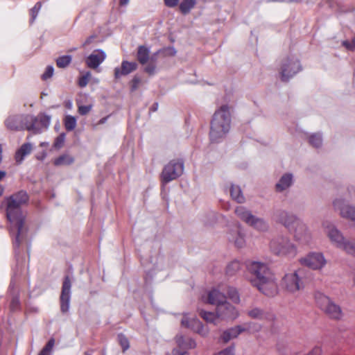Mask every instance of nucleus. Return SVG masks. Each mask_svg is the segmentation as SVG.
Instances as JSON below:
<instances>
[{
    "label": "nucleus",
    "mask_w": 355,
    "mask_h": 355,
    "mask_svg": "<svg viewBox=\"0 0 355 355\" xmlns=\"http://www.w3.org/2000/svg\"><path fill=\"white\" fill-rule=\"evenodd\" d=\"M247 268L254 276L250 279L252 286L269 297L275 296L277 293V284L275 276L266 264L252 261L247 263Z\"/></svg>",
    "instance_id": "nucleus-1"
},
{
    "label": "nucleus",
    "mask_w": 355,
    "mask_h": 355,
    "mask_svg": "<svg viewBox=\"0 0 355 355\" xmlns=\"http://www.w3.org/2000/svg\"><path fill=\"white\" fill-rule=\"evenodd\" d=\"M28 193L24 191H20L12 195L8 199L6 208L7 218L11 223V230H17L15 242L17 246L19 245L21 241L20 235L23 233L25 217L21 211V206L28 201Z\"/></svg>",
    "instance_id": "nucleus-2"
},
{
    "label": "nucleus",
    "mask_w": 355,
    "mask_h": 355,
    "mask_svg": "<svg viewBox=\"0 0 355 355\" xmlns=\"http://www.w3.org/2000/svg\"><path fill=\"white\" fill-rule=\"evenodd\" d=\"M230 107L222 105L214 114L211 121L209 137L212 142H219L225 137L230 129Z\"/></svg>",
    "instance_id": "nucleus-3"
},
{
    "label": "nucleus",
    "mask_w": 355,
    "mask_h": 355,
    "mask_svg": "<svg viewBox=\"0 0 355 355\" xmlns=\"http://www.w3.org/2000/svg\"><path fill=\"white\" fill-rule=\"evenodd\" d=\"M275 220L282 223L290 231L294 230V237L296 241L302 244H308L310 235L306 232V227L295 216L289 215L284 211H277L275 214Z\"/></svg>",
    "instance_id": "nucleus-4"
},
{
    "label": "nucleus",
    "mask_w": 355,
    "mask_h": 355,
    "mask_svg": "<svg viewBox=\"0 0 355 355\" xmlns=\"http://www.w3.org/2000/svg\"><path fill=\"white\" fill-rule=\"evenodd\" d=\"M304 271L297 269L285 274L281 282L282 288L287 293L295 294L304 288Z\"/></svg>",
    "instance_id": "nucleus-5"
},
{
    "label": "nucleus",
    "mask_w": 355,
    "mask_h": 355,
    "mask_svg": "<svg viewBox=\"0 0 355 355\" xmlns=\"http://www.w3.org/2000/svg\"><path fill=\"white\" fill-rule=\"evenodd\" d=\"M315 300L318 307L323 311L329 318L340 319L342 316L340 307L333 302L329 297L320 292L315 293Z\"/></svg>",
    "instance_id": "nucleus-6"
},
{
    "label": "nucleus",
    "mask_w": 355,
    "mask_h": 355,
    "mask_svg": "<svg viewBox=\"0 0 355 355\" xmlns=\"http://www.w3.org/2000/svg\"><path fill=\"white\" fill-rule=\"evenodd\" d=\"M184 171V162L181 159L171 160L164 166L161 173V182L166 184L169 182L177 179Z\"/></svg>",
    "instance_id": "nucleus-7"
},
{
    "label": "nucleus",
    "mask_w": 355,
    "mask_h": 355,
    "mask_svg": "<svg viewBox=\"0 0 355 355\" xmlns=\"http://www.w3.org/2000/svg\"><path fill=\"white\" fill-rule=\"evenodd\" d=\"M271 251L278 256L294 257L297 254L296 247L287 238L279 237L270 241Z\"/></svg>",
    "instance_id": "nucleus-8"
},
{
    "label": "nucleus",
    "mask_w": 355,
    "mask_h": 355,
    "mask_svg": "<svg viewBox=\"0 0 355 355\" xmlns=\"http://www.w3.org/2000/svg\"><path fill=\"white\" fill-rule=\"evenodd\" d=\"M235 214L246 224L259 231H265L268 229V225L263 219L254 216L249 210L243 206L237 207L235 209Z\"/></svg>",
    "instance_id": "nucleus-9"
},
{
    "label": "nucleus",
    "mask_w": 355,
    "mask_h": 355,
    "mask_svg": "<svg viewBox=\"0 0 355 355\" xmlns=\"http://www.w3.org/2000/svg\"><path fill=\"white\" fill-rule=\"evenodd\" d=\"M245 327L237 325L234 327L224 331L220 336L223 343H227L230 340L237 338L241 333L247 331H257L260 329V326L254 323L245 324Z\"/></svg>",
    "instance_id": "nucleus-10"
},
{
    "label": "nucleus",
    "mask_w": 355,
    "mask_h": 355,
    "mask_svg": "<svg viewBox=\"0 0 355 355\" xmlns=\"http://www.w3.org/2000/svg\"><path fill=\"white\" fill-rule=\"evenodd\" d=\"M302 69L300 62L297 59H286L282 62L280 69L281 80L288 81Z\"/></svg>",
    "instance_id": "nucleus-11"
},
{
    "label": "nucleus",
    "mask_w": 355,
    "mask_h": 355,
    "mask_svg": "<svg viewBox=\"0 0 355 355\" xmlns=\"http://www.w3.org/2000/svg\"><path fill=\"white\" fill-rule=\"evenodd\" d=\"M300 263L310 268L318 270L321 269L326 264V260L322 254L313 252L302 258Z\"/></svg>",
    "instance_id": "nucleus-12"
},
{
    "label": "nucleus",
    "mask_w": 355,
    "mask_h": 355,
    "mask_svg": "<svg viewBox=\"0 0 355 355\" xmlns=\"http://www.w3.org/2000/svg\"><path fill=\"white\" fill-rule=\"evenodd\" d=\"M71 283L69 276L64 279L60 295V309L62 313H67L69 309L70 293Z\"/></svg>",
    "instance_id": "nucleus-13"
},
{
    "label": "nucleus",
    "mask_w": 355,
    "mask_h": 355,
    "mask_svg": "<svg viewBox=\"0 0 355 355\" xmlns=\"http://www.w3.org/2000/svg\"><path fill=\"white\" fill-rule=\"evenodd\" d=\"M31 122H33L30 125H25L22 123V119L19 116H13L8 117L6 121L5 124L6 127L11 130H33L34 128V123L37 121V118H31Z\"/></svg>",
    "instance_id": "nucleus-14"
},
{
    "label": "nucleus",
    "mask_w": 355,
    "mask_h": 355,
    "mask_svg": "<svg viewBox=\"0 0 355 355\" xmlns=\"http://www.w3.org/2000/svg\"><path fill=\"white\" fill-rule=\"evenodd\" d=\"M181 323L182 326L191 328L193 331L202 336H205L208 334V329L198 319L193 318L190 320L184 315L182 319Z\"/></svg>",
    "instance_id": "nucleus-15"
},
{
    "label": "nucleus",
    "mask_w": 355,
    "mask_h": 355,
    "mask_svg": "<svg viewBox=\"0 0 355 355\" xmlns=\"http://www.w3.org/2000/svg\"><path fill=\"white\" fill-rule=\"evenodd\" d=\"M106 58L105 53L101 49L94 50L85 60L87 67L96 69Z\"/></svg>",
    "instance_id": "nucleus-16"
},
{
    "label": "nucleus",
    "mask_w": 355,
    "mask_h": 355,
    "mask_svg": "<svg viewBox=\"0 0 355 355\" xmlns=\"http://www.w3.org/2000/svg\"><path fill=\"white\" fill-rule=\"evenodd\" d=\"M216 313L218 316L221 318H230L234 320L239 316V313L235 307L226 301L222 304L218 305V307H216Z\"/></svg>",
    "instance_id": "nucleus-17"
},
{
    "label": "nucleus",
    "mask_w": 355,
    "mask_h": 355,
    "mask_svg": "<svg viewBox=\"0 0 355 355\" xmlns=\"http://www.w3.org/2000/svg\"><path fill=\"white\" fill-rule=\"evenodd\" d=\"M334 207L336 209L340 210L342 217L355 220V208L349 205H344L343 200H336L334 202Z\"/></svg>",
    "instance_id": "nucleus-18"
},
{
    "label": "nucleus",
    "mask_w": 355,
    "mask_h": 355,
    "mask_svg": "<svg viewBox=\"0 0 355 355\" xmlns=\"http://www.w3.org/2000/svg\"><path fill=\"white\" fill-rule=\"evenodd\" d=\"M227 296L221 293L218 289L214 288L208 293L207 302L210 304L218 305L222 304L225 302Z\"/></svg>",
    "instance_id": "nucleus-19"
},
{
    "label": "nucleus",
    "mask_w": 355,
    "mask_h": 355,
    "mask_svg": "<svg viewBox=\"0 0 355 355\" xmlns=\"http://www.w3.org/2000/svg\"><path fill=\"white\" fill-rule=\"evenodd\" d=\"M137 64L134 62L123 61L121 63V68H115L114 76L116 78H119L121 76H125L137 69Z\"/></svg>",
    "instance_id": "nucleus-20"
},
{
    "label": "nucleus",
    "mask_w": 355,
    "mask_h": 355,
    "mask_svg": "<svg viewBox=\"0 0 355 355\" xmlns=\"http://www.w3.org/2000/svg\"><path fill=\"white\" fill-rule=\"evenodd\" d=\"M327 233L330 240L335 243L337 247L344 241V237L341 233L333 225H327L326 227Z\"/></svg>",
    "instance_id": "nucleus-21"
},
{
    "label": "nucleus",
    "mask_w": 355,
    "mask_h": 355,
    "mask_svg": "<svg viewBox=\"0 0 355 355\" xmlns=\"http://www.w3.org/2000/svg\"><path fill=\"white\" fill-rule=\"evenodd\" d=\"M32 146L28 143L24 144L15 153V158L18 164H20L24 157L31 153Z\"/></svg>",
    "instance_id": "nucleus-22"
},
{
    "label": "nucleus",
    "mask_w": 355,
    "mask_h": 355,
    "mask_svg": "<svg viewBox=\"0 0 355 355\" xmlns=\"http://www.w3.org/2000/svg\"><path fill=\"white\" fill-rule=\"evenodd\" d=\"M137 58L140 64H146L150 58L149 49L144 45L139 46L137 49Z\"/></svg>",
    "instance_id": "nucleus-23"
},
{
    "label": "nucleus",
    "mask_w": 355,
    "mask_h": 355,
    "mask_svg": "<svg viewBox=\"0 0 355 355\" xmlns=\"http://www.w3.org/2000/svg\"><path fill=\"white\" fill-rule=\"evenodd\" d=\"M292 183V175L285 174L283 175L279 182L276 184V189L278 191H282L288 188Z\"/></svg>",
    "instance_id": "nucleus-24"
},
{
    "label": "nucleus",
    "mask_w": 355,
    "mask_h": 355,
    "mask_svg": "<svg viewBox=\"0 0 355 355\" xmlns=\"http://www.w3.org/2000/svg\"><path fill=\"white\" fill-rule=\"evenodd\" d=\"M73 161L74 159L71 155L63 154L54 159L53 164L55 166L69 165L72 164Z\"/></svg>",
    "instance_id": "nucleus-25"
},
{
    "label": "nucleus",
    "mask_w": 355,
    "mask_h": 355,
    "mask_svg": "<svg viewBox=\"0 0 355 355\" xmlns=\"http://www.w3.org/2000/svg\"><path fill=\"white\" fill-rule=\"evenodd\" d=\"M230 195L232 198L238 203H242L245 200L240 187L237 186L232 185L231 187Z\"/></svg>",
    "instance_id": "nucleus-26"
},
{
    "label": "nucleus",
    "mask_w": 355,
    "mask_h": 355,
    "mask_svg": "<svg viewBox=\"0 0 355 355\" xmlns=\"http://www.w3.org/2000/svg\"><path fill=\"white\" fill-rule=\"evenodd\" d=\"M196 3V0H183L179 6L180 10L183 15H187L195 6Z\"/></svg>",
    "instance_id": "nucleus-27"
},
{
    "label": "nucleus",
    "mask_w": 355,
    "mask_h": 355,
    "mask_svg": "<svg viewBox=\"0 0 355 355\" xmlns=\"http://www.w3.org/2000/svg\"><path fill=\"white\" fill-rule=\"evenodd\" d=\"M241 264L239 261H232L227 266V275L230 276L235 275L241 269Z\"/></svg>",
    "instance_id": "nucleus-28"
},
{
    "label": "nucleus",
    "mask_w": 355,
    "mask_h": 355,
    "mask_svg": "<svg viewBox=\"0 0 355 355\" xmlns=\"http://www.w3.org/2000/svg\"><path fill=\"white\" fill-rule=\"evenodd\" d=\"M9 309L11 312H17L21 310V303L19 294L12 295L10 302Z\"/></svg>",
    "instance_id": "nucleus-29"
},
{
    "label": "nucleus",
    "mask_w": 355,
    "mask_h": 355,
    "mask_svg": "<svg viewBox=\"0 0 355 355\" xmlns=\"http://www.w3.org/2000/svg\"><path fill=\"white\" fill-rule=\"evenodd\" d=\"M199 314L205 321L208 322H213L214 324L216 323V320L219 318L217 313L215 314L212 312H208L203 310H201Z\"/></svg>",
    "instance_id": "nucleus-30"
},
{
    "label": "nucleus",
    "mask_w": 355,
    "mask_h": 355,
    "mask_svg": "<svg viewBox=\"0 0 355 355\" xmlns=\"http://www.w3.org/2000/svg\"><path fill=\"white\" fill-rule=\"evenodd\" d=\"M64 128L67 131H72L76 126V117L67 115L64 119Z\"/></svg>",
    "instance_id": "nucleus-31"
},
{
    "label": "nucleus",
    "mask_w": 355,
    "mask_h": 355,
    "mask_svg": "<svg viewBox=\"0 0 355 355\" xmlns=\"http://www.w3.org/2000/svg\"><path fill=\"white\" fill-rule=\"evenodd\" d=\"M338 247L344 250L349 254H355V244L350 241L344 240Z\"/></svg>",
    "instance_id": "nucleus-32"
},
{
    "label": "nucleus",
    "mask_w": 355,
    "mask_h": 355,
    "mask_svg": "<svg viewBox=\"0 0 355 355\" xmlns=\"http://www.w3.org/2000/svg\"><path fill=\"white\" fill-rule=\"evenodd\" d=\"M71 62V55H62L56 60V65L59 68H64L67 67Z\"/></svg>",
    "instance_id": "nucleus-33"
},
{
    "label": "nucleus",
    "mask_w": 355,
    "mask_h": 355,
    "mask_svg": "<svg viewBox=\"0 0 355 355\" xmlns=\"http://www.w3.org/2000/svg\"><path fill=\"white\" fill-rule=\"evenodd\" d=\"M248 315L254 319L262 320L266 318V313L258 308H254L248 312Z\"/></svg>",
    "instance_id": "nucleus-34"
},
{
    "label": "nucleus",
    "mask_w": 355,
    "mask_h": 355,
    "mask_svg": "<svg viewBox=\"0 0 355 355\" xmlns=\"http://www.w3.org/2000/svg\"><path fill=\"white\" fill-rule=\"evenodd\" d=\"M118 342L122 347L123 352H125L130 347V343L128 338L123 334H118Z\"/></svg>",
    "instance_id": "nucleus-35"
},
{
    "label": "nucleus",
    "mask_w": 355,
    "mask_h": 355,
    "mask_svg": "<svg viewBox=\"0 0 355 355\" xmlns=\"http://www.w3.org/2000/svg\"><path fill=\"white\" fill-rule=\"evenodd\" d=\"M55 345V339L51 338L44 348L41 350L39 355H51V351Z\"/></svg>",
    "instance_id": "nucleus-36"
},
{
    "label": "nucleus",
    "mask_w": 355,
    "mask_h": 355,
    "mask_svg": "<svg viewBox=\"0 0 355 355\" xmlns=\"http://www.w3.org/2000/svg\"><path fill=\"white\" fill-rule=\"evenodd\" d=\"M227 294L228 297L234 302L239 303L240 297L237 291L232 287H228L227 290Z\"/></svg>",
    "instance_id": "nucleus-37"
},
{
    "label": "nucleus",
    "mask_w": 355,
    "mask_h": 355,
    "mask_svg": "<svg viewBox=\"0 0 355 355\" xmlns=\"http://www.w3.org/2000/svg\"><path fill=\"white\" fill-rule=\"evenodd\" d=\"M309 144L315 148H318L322 144V137L319 134H313L309 137Z\"/></svg>",
    "instance_id": "nucleus-38"
},
{
    "label": "nucleus",
    "mask_w": 355,
    "mask_h": 355,
    "mask_svg": "<svg viewBox=\"0 0 355 355\" xmlns=\"http://www.w3.org/2000/svg\"><path fill=\"white\" fill-rule=\"evenodd\" d=\"M42 8V3L41 2H37L35 5L30 10V15H31V22H33L35 19H36L37 14L39 11Z\"/></svg>",
    "instance_id": "nucleus-39"
},
{
    "label": "nucleus",
    "mask_w": 355,
    "mask_h": 355,
    "mask_svg": "<svg viewBox=\"0 0 355 355\" xmlns=\"http://www.w3.org/2000/svg\"><path fill=\"white\" fill-rule=\"evenodd\" d=\"M65 141V134L61 133L55 139L53 143V147L56 149L61 148L64 144Z\"/></svg>",
    "instance_id": "nucleus-40"
},
{
    "label": "nucleus",
    "mask_w": 355,
    "mask_h": 355,
    "mask_svg": "<svg viewBox=\"0 0 355 355\" xmlns=\"http://www.w3.org/2000/svg\"><path fill=\"white\" fill-rule=\"evenodd\" d=\"M91 78V73L87 71L85 75L82 76L78 79V85L80 87H85L89 83V80Z\"/></svg>",
    "instance_id": "nucleus-41"
},
{
    "label": "nucleus",
    "mask_w": 355,
    "mask_h": 355,
    "mask_svg": "<svg viewBox=\"0 0 355 355\" xmlns=\"http://www.w3.org/2000/svg\"><path fill=\"white\" fill-rule=\"evenodd\" d=\"M54 69L52 66H48L46 68L44 73L42 75V79L43 80H46L47 79L52 77L53 74Z\"/></svg>",
    "instance_id": "nucleus-42"
},
{
    "label": "nucleus",
    "mask_w": 355,
    "mask_h": 355,
    "mask_svg": "<svg viewBox=\"0 0 355 355\" xmlns=\"http://www.w3.org/2000/svg\"><path fill=\"white\" fill-rule=\"evenodd\" d=\"M92 105H78V112L80 115H86L92 110Z\"/></svg>",
    "instance_id": "nucleus-43"
},
{
    "label": "nucleus",
    "mask_w": 355,
    "mask_h": 355,
    "mask_svg": "<svg viewBox=\"0 0 355 355\" xmlns=\"http://www.w3.org/2000/svg\"><path fill=\"white\" fill-rule=\"evenodd\" d=\"M234 346L231 345L216 354V355H234Z\"/></svg>",
    "instance_id": "nucleus-44"
},
{
    "label": "nucleus",
    "mask_w": 355,
    "mask_h": 355,
    "mask_svg": "<svg viewBox=\"0 0 355 355\" xmlns=\"http://www.w3.org/2000/svg\"><path fill=\"white\" fill-rule=\"evenodd\" d=\"M234 243L237 248H242L244 245V236L240 232H238V236L236 239L234 241Z\"/></svg>",
    "instance_id": "nucleus-45"
},
{
    "label": "nucleus",
    "mask_w": 355,
    "mask_h": 355,
    "mask_svg": "<svg viewBox=\"0 0 355 355\" xmlns=\"http://www.w3.org/2000/svg\"><path fill=\"white\" fill-rule=\"evenodd\" d=\"M343 45L349 51L355 50V37L351 41L349 42L347 40L343 42Z\"/></svg>",
    "instance_id": "nucleus-46"
},
{
    "label": "nucleus",
    "mask_w": 355,
    "mask_h": 355,
    "mask_svg": "<svg viewBox=\"0 0 355 355\" xmlns=\"http://www.w3.org/2000/svg\"><path fill=\"white\" fill-rule=\"evenodd\" d=\"M140 82H141L140 78L137 76H135L131 81V90L132 91L136 90L137 89Z\"/></svg>",
    "instance_id": "nucleus-47"
},
{
    "label": "nucleus",
    "mask_w": 355,
    "mask_h": 355,
    "mask_svg": "<svg viewBox=\"0 0 355 355\" xmlns=\"http://www.w3.org/2000/svg\"><path fill=\"white\" fill-rule=\"evenodd\" d=\"M38 117H39L40 123H42V125H44V126H47L50 123L51 119L49 116L42 114V115H40Z\"/></svg>",
    "instance_id": "nucleus-48"
},
{
    "label": "nucleus",
    "mask_w": 355,
    "mask_h": 355,
    "mask_svg": "<svg viewBox=\"0 0 355 355\" xmlns=\"http://www.w3.org/2000/svg\"><path fill=\"white\" fill-rule=\"evenodd\" d=\"M155 66L153 63H149L146 67H145V71L148 73L150 75H152L155 73Z\"/></svg>",
    "instance_id": "nucleus-49"
},
{
    "label": "nucleus",
    "mask_w": 355,
    "mask_h": 355,
    "mask_svg": "<svg viewBox=\"0 0 355 355\" xmlns=\"http://www.w3.org/2000/svg\"><path fill=\"white\" fill-rule=\"evenodd\" d=\"M179 1L180 0H164L165 5L169 8L175 7L178 4Z\"/></svg>",
    "instance_id": "nucleus-50"
},
{
    "label": "nucleus",
    "mask_w": 355,
    "mask_h": 355,
    "mask_svg": "<svg viewBox=\"0 0 355 355\" xmlns=\"http://www.w3.org/2000/svg\"><path fill=\"white\" fill-rule=\"evenodd\" d=\"M96 37L95 35H92V36H89V37H87L86 39V40L85 41V42L83 43V46L84 47L89 45L94 40V39Z\"/></svg>",
    "instance_id": "nucleus-51"
},
{
    "label": "nucleus",
    "mask_w": 355,
    "mask_h": 355,
    "mask_svg": "<svg viewBox=\"0 0 355 355\" xmlns=\"http://www.w3.org/2000/svg\"><path fill=\"white\" fill-rule=\"evenodd\" d=\"M157 107H158V103H155L152 105V107H151V108H150V110H151V111H153V112H155V111H156V110H157Z\"/></svg>",
    "instance_id": "nucleus-52"
},
{
    "label": "nucleus",
    "mask_w": 355,
    "mask_h": 355,
    "mask_svg": "<svg viewBox=\"0 0 355 355\" xmlns=\"http://www.w3.org/2000/svg\"><path fill=\"white\" fill-rule=\"evenodd\" d=\"M94 353V349H90L84 352L85 355H92Z\"/></svg>",
    "instance_id": "nucleus-53"
},
{
    "label": "nucleus",
    "mask_w": 355,
    "mask_h": 355,
    "mask_svg": "<svg viewBox=\"0 0 355 355\" xmlns=\"http://www.w3.org/2000/svg\"><path fill=\"white\" fill-rule=\"evenodd\" d=\"M129 2V0H119V3L121 6H125Z\"/></svg>",
    "instance_id": "nucleus-54"
},
{
    "label": "nucleus",
    "mask_w": 355,
    "mask_h": 355,
    "mask_svg": "<svg viewBox=\"0 0 355 355\" xmlns=\"http://www.w3.org/2000/svg\"><path fill=\"white\" fill-rule=\"evenodd\" d=\"M108 116H105V117H103L99 121H98V124H103L104 123H105V121H107Z\"/></svg>",
    "instance_id": "nucleus-55"
},
{
    "label": "nucleus",
    "mask_w": 355,
    "mask_h": 355,
    "mask_svg": "<svg viewBox=\"0 0 355 355\" xmlns=\"http://www.w3.org/2000/svg\"><path fill=\"white\" fill-rule=\"evenodd\" d=\"M6 173L5 171H0V180H2L5 176Z\"/></svg>",
    "instance_id": "nucleus-56"
},
{
    "label": "nucleus",
    "mask_w": 355,
    "mask_h": 355,
    "mask_svg": "<svg viewBox=\"0 0 355 355\" xmlns=\"http://www.w3.org/2000/svg\"><path fill=\"white\" fill-rule=\"evenodd\" d=\"M196 343L193 340H190V347H195Z\"/></svg>",
    "instance_id": "nucleus-57"
}]
</instances>
